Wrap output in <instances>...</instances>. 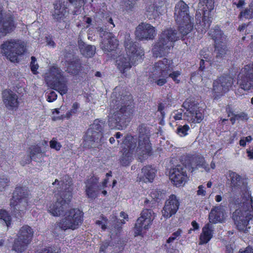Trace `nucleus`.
I'll list each match as a JSON object with an SVG mask.
<instances>
[{"mask_svg":"<svg viewBox=\"0 0 253 253\" xmlns=\"http://www.w3.org/2000/svg\"><path fill=\"white\" fill-rule=\"evenodd\" d=\"M174 14L178 31L170 28L162 32L152 48L153 53L156 57L168 54L173 46V42L179 39L184 40V37L193 29L194 23L189 14V6L184 1L180 0L175 5Z\"/></svg>","mask_w":253,"mask_h":253,"instance_id":"f257e3e1","label":"nucleus"},{"mask_svg":"<svg viewBox=\"0 0 253 253\" xmlns=\"http://www.w3.org/2000/svg\"><path fill=\"white\" fill-rule=\"evenodd\" d=\"M124 45L127 56H120L116 60L117 68L123 74L131 68L132 64L134 65L138 61H141L144 55V50L138 47L137 43L130 39H125Z\"/></svg>","mask_w":253,"mask_h":253,"instance_id":"f03ea898","label":"nucleus"},{"mask_svg":"<svg viewBox=\"0 0 253 253\" xmlns=\"http://www.w3.org/2000/svg\"><path fill=\"white\" fill-rule=\"evenodd\" d=\"M214 0H200L198 9L196 13L195 29L198 33H205L211 23V11L214 5Z\"/></svg>","mask_w":253,"mask_h":253,"instance_id":"7ed1b4c3","label":"nucleus"},{"mask_svg":"<svg viewBox=\"0 0 253 253\" xmlns=\"http://www.w3.org/2000/svg\"><path fill=\"white\" fill-rule=\"evenodd\" d=\"M138 131V137L136 151L139 159L142 161L151 156L153 151L150 140L151 132L149 128L146 125L142 124L139 125Z\"/></svg>","mask_w":253,"mask_h":253,"instance_id":"20e7f679","label":"nucleus"},{"mask_svg":"<svg viewBox=\"0 0 253 253\" xmlns=\"http://www.w3.org/2000/svg\"><path fill=\"white\" fill-rule=\"evenodd\" d=\"M25 42L19 39H11L4 41L0 45V52L11 62H17L18 56L26 51Z\"/></svg>","mask_w":253,"mask_h":253,"instance_id":"39448f33","label":"nucleus"},{"mask_svg":"<svg viewBox=\"0 0 253 253\" xmlns=\"http://www.w3.org/2000/svg\"><path fill=\"white\" fill-rule=\"evenodd\" d=\"M232 218L239 231L245 233L249 231V221L253 219V198L251 196L250 203L242 209L236 210L233 213Z\"/></svg>","mask_w":253,"mask_h":253,"instance_id":"423d86ee","label":"nucleus"},{"mask_svg":"<svg viewBox=\"0 0 253 253\" xmlns=\"http://www.w3.org/2000/svg\"><path fill=\"white\" fill-rule=\"evenodd\" d=\"M101 121L95 120L84 136L83 145L84 148L95 147L103 138V128Z\"/></svg>","mask_w":253,"mask_h":253,"instance_id":"0eeeda50","label":"nucleus"},{"mask_svg":"<svg viewBox=\"0 0 253 253\" xmlns=\"http://www.w3.org/2000/svg\"><path fill=\"white\" fill-rule=\"evenodd\" d=\"M182 107L186 111L184 115L189 123H200L204 119V109L200 106L198 101L194 97L186 98Z\"/></svg>","mask_w":253,"mask_h":253,"instance_id":"6e6552de","label":"nucleus"},{"mask_svg":"<svg viewBox=\"0 0 253 253\" xmlns=\"http://www.w3.org/2000/svg\"><path fill=\"white\" fill-rule=\"evenodd\" d=\"M133 110L129 105L122 106L119 110L115 111L108 120V124L111 128L122 129L129 122Z\"/></svg>","mask_w":253,"mask_h":253,"instance_id":"1a4fd4ad","label":"nucleus"},{"mask_svg":"<svg viewBox=\"0 0 253 253\" xmlns=\"http://www.w3.org/2000/svg\"><path fill=\"white\" fill-rule=\"evenodd\" d=\"M33 235L34 231L29 226L25 225L21 227L14 240L13 250L18 253L24 251L31 242Z\"/></svg>","mask_w":253,"mask_h":253,"instance_id":"9d476101","label":"nucleus"},{"mask_svg":"<svg viewBox=\"0 0 253 253\" xmlns=\"http://www.w3.org/2000/svg\"><path fill=\"white\" fill-rule=\"evenodd\" d=\"M44 80L47 85L58 90L61 95L63 94V78L62 71L57 66H53L44 74Z\"/></svg>","mask_w":253,"mask_h":253,"instance_id":"9b49d317","label":"nucleus"},{"mask_svg":"<svg viewBox=\"0 0 253 253\" xmlns=\"http://www.w3.org/2000/svg\"><path fill=\"white\" fill-rule=\"evenodd\" d=\"M209 35L214 42V51L216 52V58H222L226 53V46L225 42L226 36L218 25H216L209 32Z\"/></svg>","mask_w":253,"mask_h":253,"instance_id":"f8f14e48","label":"nucleus"},{"mask_svg":"<svg viewBox=\"0 0 253 253\" xmlns=\"http://www.w3.org/2000/svg\"><path fill=\"white\" fill-rule=\"evenodd\" d=\"M237 84L244 91L253 89V62L245 65L240 70L237 77Z\"/></svg>","mask_w":253,"mask_h":253,"instance_id":"ddd939ff","label":"nucleus"},{"mask_svg":"<svg viewBox=\"0 0 253 253\" xmlns=\"http://www.w3.org/2000/svg\"><path fill=\"white\" fill-rule=\"evenodd\" d=\"M234 78L229 74H224L213 81L212 91L215 98H219L232 86Z\"/></svg>","mask_w":253,"mask_h":253,"instance_id":"4468645a","label":"nucleus"},{"mask_svg":"<svg viewBox=\"0 0 253 253\" xmlns=\"http://www.w3.org/2000/svg\"><path fill=\"white\" fill-rule=\"evenodd\" d=\"M136 146L133 136L127 134L123 141V154L120 159V162L123 166H128L130 165L132 159L134 149Z\"/></svg>","mask_w":253,"mask_h":253,"instance_id":"2eb2a0df","label":"nucleus"},{"mask_svg":"<svg viewBox=\"0 0 253 253\" xmlns=\"http://www.w3.org/2000/svg\"><path fill=\"white\" fill-rule=\"evenodd\" d=\"M155 213L151 209H144L140 213L134 226V236L141 235L143 229L148 230L155 218Z\"/></svg>","mask_w":253,"mask_h":253,"instance_id":"dca6fc26","label":"nucleus"},{"mask_svg":"<svg viewBox=\"0 0 253 253\" xmlns=\"http://www.w3.org/2000/svg\"><path fill=\"white\" fill-rule=\"evenodd\" d=\"M84 212L77 208L71 209L64 212V227L75 230L82 224Z\"/></svg>","mask_w":253,"mask_h":253,"instance_id":"f3484780","label":"nucleus"},{"mask_svg":"<svg viewBox=\"0 0 253 253\" xmlns=\"http://www.w3.org/2000/svg\"><path fill=\"white\" fill-rule=\"evenodd\" d=\"M182 164L177 165L170 171V178L173 184L176 186H180L184 184L188 179L187 174V165H185L181 161Z\"/></svg>","mask_w":253,"mask_h":253,"instance_id":"a211bd4d","label":"nucleus"},{"mask_svg":"<svg viewBox=\"0 0 253 253\" xmlns=\"http://www.w3.org/2000/svg\"><path fill=\"white\" fill-rule=\"evenodd\" d=\"M181 161L188 167L191 168L192 170L198 167L203 168L207 172H210L211 168L206 162L203 157L196 155L186 154L181 156Z\"/></svg>","mask_w":253,"mask_h":253,"instance_id":"6ab92c4d","label":"nucleus"},{"mask_svg":"<svg viewBox=\"0 0 253 253\" xmlns=\"http://www.w3.org/2000/svg\"><path fill=\"white\" fill-rule=\"evenodd\" d=\"M180 201L174 194H171L166 201L162 210L163 216L166 218H169L175 215L180 206Z\"/></svg>","mask_w":253,"mask_h":253,"instance_id":"aec40b11","label":"nucleus"},{"mask_svg":"<svg viewBox=\"0 0 253 253\" xmlns=\"http://www.w3.org/2000/svg\"><path fill=\"white\" fill-rule=\"evenodd\" d=\"M135 35L140 41L153 40L156 36L155 29L150 24L142 22L136 28Z\"/></svg>","mask_w":253,"mask_h":253,"instance_id":"412c9836","label":"nucleus"},{"mask_svg":"<svg viewBox=\"0 0 253 253\" xmlns=\"http://www.w3.org/2000/svg\"><path fill=\"white\" fill-rule=\"evenodd\" d=\"M101 38L100 46L105 53L110 52L117 48L119 41L112 33L104 31Z\"/></svg>","mask_w":253,"mask_h":253,"instance_id":"4be33fe9","label":"nucleus"},{"mask_svg":"<svg viewBox=\"0 0 253 253\" xmlns=\"http://www.w3.org/2000/svg\"><path fill=\"white\" fill-rule=\"evenodd\" d=\"M98 182L99 178L94 175L86 180L85 192L87 198L94 200L97 197L99 191Z\"/></svg>","mask_w":253,"mask_h":253,"instance_id":"5701e85b","label":"nucleus"},{"mask_svg":"<svg viewBox=\"0 0 253 253\" xmlns=\"http://www.w3.org/2000/svg\"><path fill=\"white\" fill-rule=\"evenodd\" d=\"M172 60L164 58L154 64L152 73H157L159 76H167L169 72L172 70Z\"/></svg>","mask_w":253,"mask_h":253,"instance_id":"b1692460","label":"nucleus"},{"mask_svg":"<svg viewBox=\"0 0 253 253\" xmlns=\"http://www.w3.org/2000/svg\"><path fill=\"white\" fill-rule=\"evenodd\" d=\"M3 102L9 110L16 109L19 105L18 96L16 93L9 90H5L2 92Z\"/></svg>","mask_w":253,"mask_h":253,"instance_id":"393cba45","label":"nucleus"},{"mask_svg":"<svg viewBox=\"0 0 253 253\" xmlns=\"http://www.w3.org/2000/svg\"><path fill=\"white\" fill-rule=\"evenodd\" d=\"M16 25L11 16L5 17L0 23V37H4L14 31Z\"/></svg>","mask_w":253,"mask_h":253,"instance_id":"a878e982","label":"nucleus"},{"mask_svg":"<svg viewBox=\"0 0 253 253\" xmlns=\"http://www.w3.org/2000/svg\"><path fill=\"white\" fill-rule=\"evenodd\" d=\"M230 177V186L232 190L236 192L242 191L247 188V183L245 182L241 176L235 172L229 173Z\"/></svg>","mask_w":253,"mask_h":253,"instance_id":"bb28decb","label":"nucleus"},{"mask_svg":"<svg viewBox=\"0 0 253 253\" xmlns=\"http://www.w3.org/2000/svg\"><path fill=\"white\" fill-rule=\"evenodd\" d=\"M66 71L73 76H78L83 70L82 62L78 57H75L65 63Z\"/></svg>","mask_w":253,"mask_h":253,"instance_id":"cd10ccee","label":"nucleus"},{"mask_svg":"<svg viewBox=\"0 0 253 253\" xmlns=\"http://www.w3.org/2000/svg\"><path fill=\"white\" fill-rule=\"evenodd\" d=\"M10 205L13 207V213L17 218L21 217L27 210L28 199H24L22 201H10Z\"/></svg>","mask_w":253,"mask_h":253,"instance_id":"c85d7f7f","label":"nucleus"},{"mask_svg":"<svg viewBox=\"0 0 253 253\" xmlns=\"http://www.w3.org/2000/svg\"><path fill=\"white\" fill-rule=\"evenodd\" d=\"M73 183L72 178L68 175H64V206L69 204L72 198L73 194Z\"/></svg>","mask_w":253,"mask_h":253,"instance_id":"c756f323","label":"nucleus"},{"mask_svg":"<svg viewBox=\"0 0 253 253\" xmlns=\"http://www.w3.org/2000/svg\"><path fill=\"white\" fill-rule=\"evenodd\" d=\"M209 219L210 222L213 223L222 222L224 219L223 209L219 206L212 208L209 213Z\"/></svg>","mask_w":253,"mask_h":253,"instance_id":"7c9ffc66","label":"nucleus"},{"mask_svg":"<svg viewBox=\"0 0 253 253\" xmlns=\"http://www.w3.org/2000/svg\"><path fill=\"white\" fill-rule=\"evenodd\" d=\"M213 226L208 223L205 225L202 228V231L199 237V245L208 243L213 237Z\"/></svg>","mask_w":253,"mask_h":253,"instance_id":"2f4dec72","label":"nucleus"},{"mask_svg":"<svg viewBox=\"0 0 253 253\" xmlns=\"http://www.w3.org/2000/svg\"><path fill=\"white\" fill-rule=\"evenodd\" d=\"M55 196L57 201L49 207L48 211L53 216H60L63 211V198L61 193H57Z\"/></svg>","mask_w":253,"mask_h":253,"instance_id":"473e14b6","label":"nucleus"},{"mask_svg":"<svg viewBox=\"0 0 253 253\" xmlns=\"http://www.w3.org/2000/svg\"><path fill=\"white\" fill-rule=\"evenodd\" d=\"M78 47L81 54L87 58L93 57L96 52L95 46L86 45L82 40L78 41Z\"/></svg>","mask_w":253,"mask_h":253,"instance_id":"72a5a7b5","label":"nucleus"},{"mask_svg":"<svg viewBox=\"0 0 253 253\" xmlns=\"http://www.w3.org/2000/svg\"><path fill=\"white\" fill-rule=\"evenodd\" d=\"M238 18L240 20H251L253 18V5L251 3L248 7L239 9Z\"/></svg>","mask_w":253,"mask_h":253,"instance_id":"f704fd0d","label":"nucleus"},{"mask_svg":"<svg viewBox=\"0 0 253 253\" xmlns=\"http://www.w3.org/2000/svg\"><path fill=\"white\" fill-rule=\"evenodd\" d=\"M29 192L25 188L16 187L13 192V197L11 201H22L24 199H27Z\"/></svg>","mask_w":253,"mask_h":253,"instance_id":"c9c22d12","label":"nucleus"},{"mask_svg":"<svg viewBox=\"0 0 253 253\" xmlns=\"http://www.w3.org/2000/svg\"><path fill=\"white\" fill-rule=\"evenodd\" d=\"M157 170L151 166H145L142 169V172L144 177L148 181L152 182L154 180Z\"/></svg>","mask_w":253,"mask_h":253,"instance_id":"e433bc0d","label":"nucleus"},{"mask_svg":"<svg viewBox=\"0 0 253 253\" xmlns=\"http://www.w3.org/2000/svg\"><path fill=\"white\" fill-rule=\"evenodd\" d=\"M30 160L37 162H41L42 154L40 147L33 146L30 148Z\"/></svg>","mask_w":253,"mask_h":253,"instance_id":"4c0bfd02","label":"nucleus"},{"mask_svg":"<svg viewBox=\"0 0 253 253\" xmlns=\"http://www.w3.org/2000/svg\"><path fill=\"white\" fill-rule=\"evenodd\" d=\"M62 0H61L54 4L55 10L53 16L56 21L61 22L63 17V7H62Z\"/></svg>","mask_w":253,"mask_h":253,"instance_id":"58836bf2","label":"nucleus"},{"mask_svg":"<svg viewBox=\"0 0 253 253\" xmlns=\"http://www.w3.org/2000/svg\"><path fill=\"white\" fill-rule=\"evenodd\" d=\"M166 76H159V74L157 73H152L150 76L149 79L150 82L151 83H155L159 86H163L166 84L167 82V79L165 78L158 79L159 77H166Z\"/></svg>","mask_w":253,"mask_h":253,"instance_id":"ea45409f","label":"nucleus"},{"mask_svg":"<svg viewBox=\"0 0 253 253\" xmlns=\"http://www.w3.org/2000/svg\"><path fill=\"white\" fill-rule=\"evenodd\" d=\"M189 125L185 124L183 126H179L176 132L180 137H185L188 134V131L190 130Z\"/></svg>","mask_w":253,"mask_h":253,"instance_id":"a19ab883","label":"nucleus"},{"mask_svg":"<svg viewBox=\"0 0 253 253\" xmlns=\"http://www.w3.org/2000/svg\"><path fill=\"white\" fill-rule=\"evenodd\" d=\"M164 193L160 189H152L150 193V196L155 202H159L163 198Z\"/></svg>","mask_w":253,"mask_h":253,"instance_id":"79ce46f5","label":"nucleus"},{"mask_svg":"<svg viewBox=\"0 0 253 253\" xmlns=\"http://www.w3.org/2000/svg\"><path fill=\"white\" fill-rule=\"evenodd\" d=\"M101 220H97L95 221L96 225L100 226L101 229L105 231L107 228V224L108 223V218L103 214L100 215Z\"/></svg>","mask_w":253,"mask_h":253,"instance_id":"37998d69","label":"nucleus"},{"mask_svg":"<svg viewBox=\"0 0 253 253\" xmlns=\"http://www.w3.org/2000/svg\"><path fill=\"white\" fill-rule=\"evenodd\" d=\"M80 107L79 104L78 102L73 103L72 108L66 113L64 115V118L70 119L73 115H76Z\"/></svg>","mask_w":253,"mask_h":253,"instance_id":"c03bdc74","label":"nucleus"},{"mask_svg":"<svg viewBox=\"0 0 253 253\" xmlns=\"http://www.w3.org/2000/svg\"><path fill=\"white\" fill-rule=\"evenodd\" d=\"M0 219L2 220L7 227L11 224V217L4 210H0Z\"/></svg>","mask_w":253,"mask_h":253,"instance_id":"a18cd8bd","label":"nucleus"},{"mask_svg":"<svg viewBox=\"0 0 253 253\" xmlns=\"http://www.w3.org/2000/svg\"><path fill=\"white\" fill-rule=\"evenodd\" d=\"M209 52L208 49L203 48L201 49L199 53V58L204 59L209 64H211V58L208 53Z\"/></svg>","mask_w":253,"mask_h":253,"instance_id":"49530a36","label":"nucleus"},{"mask_svg":"<svg viewBox=\"0 0 253 253\" xmlns=\"http://www.w3.org/2000/svg\"><path fill=\"white\" fill-rule=\"evenodd\" d=\"M182 233V231L181 229L179 228L177 231L173 232L171 236H170L167 240V243L169 244L173 242L176 238L181 236Z\"/></svg>","mask_w":253,"mask_h":253,"instance_id":"de8ad7c7","label":"nucleus"},{"mask_svg":"<svg viewBox=\"0 0 253 253\" xmlns=\"http://www.w3.org/2000/svg\"><path fill=\"white\" fill-rule=\"evenodd\" d=\"M158 6L155 4H150L146 9V14L147 16L154 15L157 14Z\"/></svg>","mask_w":253,"mask_h":253,"instance_id":"09e8293b","label":"nucleus"},{"mask_svg":"<svg viewBox=\"0 0 253 253\" xmlns=\"http://www.w3.org/2000/svg\"><path fill=\"white\" fill-rule=\"evenodd\" d=\"M181 74V72L179 71H175L169 73L168 77L171 78L172 80L176 83L179 84L180 82L179 79H178V77H179Z\"/></svg>","mask_w":253,"mask_h":253,"instance_id":"8fccbe9b","label":"nucleus"},{"mask_svg":"<svg viewBox=\"0 0 253 253\" xmlns=\"http://www.w3.org/2000/svg\"><path fill=\"white\" fill-rule=\"evenodd\" d=\"M36 58L34 56L31 57V69L34 74H37L38 73L37 69L39 68L38 64L36 63Z\"/></svg>","mask_w":253,"mask_h":253,"instance_id":"3c124183","label":"nucleus"},{"mask_svg":"<svg viewBox=\"0 0 253 253\" xmlns=\"http://www.w3.org/2000/svg\"><path fill=\"white\" fill-rule=\"evenodd\" d=\"M233 5H235L237 9H241L246 5L245 0H233Z\"/></svg>","mask_w":253,"mask_h":253,"instance_id":"603ef678","label":"nucleus"},{"mask_svg":"<svg viewBox=\"0 0 253 253\" xmlns=\"http://www.w3.org/2000/svg\"><path fill=\"white\" fill-rule=\"evenodd\" d=\"M252 140V137L251 135L243 137L241 138L239 141V144L241 146L245 147L246 146L247 143H250Z\"/></svg>","mask_w":253,"mask_h":253,"instance_id":"864d4df0","label":"nucleus"},{"mask_svg":"<svg viewBox=\"0 0 253 253\" xmlns=\"http://www.w3.org/2000/svg\"><path fill=\"white\" fill-rule=\"evenodd\" d=\"M110 246L111 242L110 241L103 242L100 245L99 253H105L106 250Z\"/></svg>","mask_w":253,"mask_h":253,"instance_id":"5fc2aeb1","label":"nucleus"},{"mask_svg":"<svg viewBox=\"0 0 253 253\" xmlns=\"http://www.w3.org/2000/svg\"><path fill=\"white\" fill-rule=\"evenodd\" d=\"M9 180L7 177L0 178V191H2L7 186Z\"/></svg>","mask_w":253,"mask_h":253,"instance_id":"6e6d98bb","label":"nucleus"},{"mask_svg":"<svg viewBox=\"0 0 253 253\" xmlns=\"http://www.w3.org/2000/svg\"><path fill=\"white\" fill-rule=\"evenodd\" d=\"M60 109H55L54 111L52 112L53 116L52 117V120L54 121L60 120L62 119V115L59 116L60 112Z\"/></svg>","mask_w":253,"mask_h":253,"instance_id":"4d7b16f0","label":"nucleus"},{"mask_svg":"<svg viewBox=\"0 0 253 253\" xmlns=\"http://www.w3.org/2000/svg\"><path fill=\"white\" fill-rule=\"evenodd\" d=\"M50 147L53 149H55L56 150H58L61 147V145L56 141L55 140H52L50 142Z\"/></svg>","mask_w":253,"mask_h":253,"instance_id":"13d9d810","label":"nucleus"},{"mask_svg":"<svg viewBox=\"0 0 253 253\" xmlns=\"http://www.w3.org/2000/svg\"><path fill=\"white\" fill-rule=\"evenodd\" d=\"M57 97V94L53 91H50V92L47 94V100L48 102H52L54 101Z\"/></svg>","mask_w":253,"mask_h":253,"instance_id":"bf43d9fd","label":"nucleus"},{"mask_svg":"<svg viewBox=\"0 0 253 253\" xmlns=\"http://www.w3.org/2000/svg\"><path fill=\"white\" fill-rule=\"evenodd\" d=\"M54 230L56 233H59L60 231L62 232L63 230V222L60 221L56 223L55 225Z\"/></svg>","mask_w":253,"mask_h":253,"instance_id":"052dcab7","label":"nucleus"},{"mask_svg":"<svg viewBox=\"0 0 253 253\" xmlns=\"http://www.w3.org/2000/svg\"><path fill=\"white\" fill-rule=\"evenodd\" d=\"M69 2L75 4L80 8L81 7L83 4H84L85 0H68Z\"/></svg>","mask_w":253,"mask_h":253,"instance_id":"680f3d73","label":"nucleus"},{"mask_svg":"<svg viewBox=\"0 0 253 253\" xmlns=\"http://www.w3.org/2000/svg\"><path fill=\"white\" fill-rule=\"evenodd\" d=\"M174 114L173 116V118L175 121H179L182 119L183 116V113L182 112H178L176 111L175 112H174Z\"/></svg>","mask_w":253,"mask_h":253,"instance_id":"e2e57ef3","label":"nucleus"},{"mask_svg":"<svg viewBox=\"0 0 253 253\" xmlns=\"http://www.w3.org/2000/svg\"><path fill=\"white\" fill-rule=\"evenodd\" d=\"M204 187L202 185H200L198 186V190L197 191L198 195H201L205 196L206 194V192L204 190Z\"/></svg>","mask_w":253,"mask_h":253,"instance_id":"0e129e2a","label":"nucleus"},{"mask_svg":"<svg viewBox=\"0 0 253 253\" xmlns=\"http://www.w3.org/2000/svg\"><path fill=\"white\" fill-rule=\"evenodd\" d=\"M235 116H236L237 120H247L248 119L247 115L244 112H242V113H241L240 114H235Z\"/></svg>","mask_w":253,"mask_h":253,"instance_id":"69168bd1","label":"nucleus"},{"mask_svg":"<svg viewBox=\"0 0 253 253\" xmlns=\"http://www.w3.org/2000/svg\"><path fill=\"white\" fill-rule=\"evenodd\" d=\"M208 63L204 59H201L200 61V67L199 70L200 71H204L206 69V65Z\"/></svg>","mask_w":253,"mask_h":253,"instance_id":"338daca9","label":"nucleus"},{"mask_svg":"<svg viewBox=\"0 0 253 253\" xmlns=\"http://www.w3.org/2000/svg\"><path fill=\"white\" fill-rule=\"evenodd\" d=\"M246 152L249 159L253 160V152L251 151L250 149H247Z\"/></svg>","mask_w":253,"mask_h":253,"instance_id":"774afa93","label":"nucleus"}]
</instances>
